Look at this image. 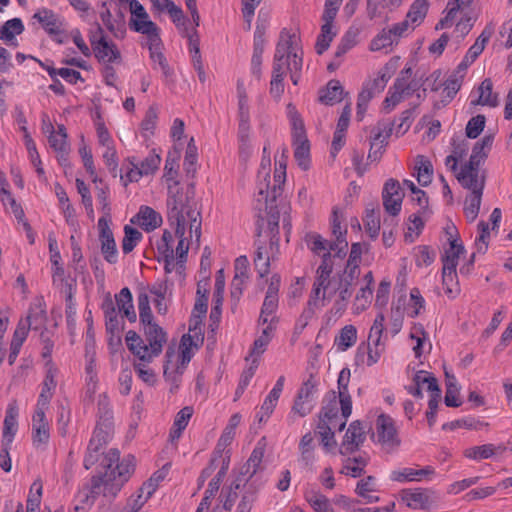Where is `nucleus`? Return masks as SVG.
<instances>
[{"mask_svg":"<svg viewBox=\"0 0 512 512\" xmlns=\"http://www.w3.org/2000/svg\"><path fill=\"white\" fill-rule=\"evenodd\" d=\"M120 460V452L117 449H110L103 456L101 466L104 473H99L91 478L90 492L87 499L92 502L100 495L114 498L123 485L129 480L135 470V457L127 455Z\"/></svg>","mask_w":512,"mask_h":512,"instance_id":"f257e3e1","label":"nucleus"},{"mask_svg":"<svg viewBox=\"0 0 512 512\" xmlns=\"http://www.w3.org/2000/svg\"><path fill=\"white\" fill-rule=\"evenodd\" d=\"M186 214L189 220L190 237H195V242L200 245L201 238V213L197 208L193 186L186 189L180 188L177 183L169 186L167 198V219L169 224L179 225Z\"/></svg>","mask_w":512,"mask_h":512,"instance_id":"f03ea898","label":"nucleus"},{"mask_svg":"<svg viewBox=\"0 0 512 512\" xmlns=\"http://www.w3.org/2000/svg\"><path fill=\"white\" fill-rule=\"evenodd\" d=\"M47 320L44 299L37 297L31 302L27 315L21 317L18 321L10 342V351L19 352L28 337L29 331L45 328Z\"/></svg>","mask_w":512,"mask_h":512,"instance_id":"7ed1b4c3","label":"nucleus"},{"mask_svg":"<svg viewBox=\"0 0 512 512\" xmlns=\"http://www.w3.org/2000/svg\"><path fill=\"white\" fill-rule=\"evenodd\" d=\"M208 290L204 289L202 296L196 297L192 315L190 318L188 333L184 334L179 344L178 352H191L198 350L204 342L202 331V318L205 317L208 307Z\"/></svg>","mask_w":512,"mask_h":512,"instance_id":"20e7f679","label":"nucleus"},{"mask_svg":"<svg viewBox=\"0 0 512 512\" xmlns=\"http://www.w3.org/2000/svg\"><path fill=\"white\" fill-rule=\"evenodd\" d=\"M95 57L104 64L121 63V53L117 46L106 39L102 27L97 24L96 32L90 35Z\"/></svg>","mask_w":512,"mask_h":512,"instance_id":"39448f33","label":"nucleus"},{"mask_svg":"<svg viewBox=\"0 0 512 512\" xmlns=\"http://www.w3.org/2000/svg\"><path fill=\"white\" fill-rule=\"evenodd\" d=\"M359 276L360 269H355V266L352 268L345 266L343 272L338 274L337 280L334 281L330 295L338 294L340 301L345 306L353 294V289L358 282Z\"/></svg>","mask_w":512,"mask_h":512,"instance_id":"423d86ee","label":"nucleus"},{"mask_svg":"<svg viewBox=\"0 0 512 512\" xmlns=\"http://www.w3.org/2000/svg\"><path fill=\"white\" fill-rule=\"evenodd\" d=\"M293 38H295V34L285 33L284 31L281 32L280 39L276 45L274 54L271 81L283 83L284 77L286 75L285 57L287 51H289L290 48H293Z\"/></svg>","mask_w":512,"mask_h":512,"instance_id":"0eeeda50","label":"nucleus"},{"mask_svg":"<svg viewBox=\"0 0 512 512\" xmlns=\"http://www.w3.org/2000/svg\"><path fill=\"white\" fill-rule=\"evenodd\" d=\"M237 97H238V120H239V136L244 144L250 134V110L248 105V95L244 87L243 80L237 81Z\"/></svg>","mask_w":512,"mask_h":512,"instance_id":"6e6552de","label":"nucleus"},{"mask_svg":"<svg viewBox=\"0 0 512 512\" xmlns=\"http://www.w3.org/2000/svg\"><path fill=\"white\" fill-rule=\"evenodd\" d=\"M365 440L366 432L362 423L359 420L353 421L343 437L339 450L340 454L349 455L358 451Z\"/></svg>","mask_w":512,"mask_h":512,"instance_id":"1a4fd4ad","label":"nucleus"},{"mask_svg":"<svg viewBox=\"0 0 512 512\" xmlns=\"http://www.w3.org/2000/svg\"><path fill=\"white\" fill-rule=\"evenodd\" d=\"M376 430L378 436V442L388 449H393L400 444V440L397 435V430L394 425L393 419L386 415L381 414L376 420Z\"/></svg>","mask_w":512,"mask_h":512,"instance_id":"9d476101","label":"nucleus"},{"mask_svg":"<svg viewBox=\"0 0 512 512\" xmlns=\"http://www.w3.org/2000/svg\"><path fill=\"white\" fill-rule=\"evenodd\" d=\"M403 196L400 183L392 178L387 180L382 192L383 205L386 212L396 216L401 210Z\"/></svg>","mask_w":512,"mask_h":512,"instance_id":"9b49d317","label":"nucleus"},{"mask_svg":"<svg viewBox=\"0 0 512 512\" xmlns=\"http://www.w3.org/2000/svg\"><path fill=\"white\" fill-rule=\"evenodd\" d=\"M133 168L128 172L130 181H138L143 175L154 173L161 162V158L154 151L150 152L144 160H139L136 157L131 158Z\"/></svg>","mask_w":512,"mask_h":512,"instance_id":"f8f14e48","label":"nucleus"},{"mask_svg":"<svg viewBox=\"0 0 512 512\" xmlns=\"http://www.w3.org/2000/svg\"><path fill=\"white\" fill-rule=\"evenodd\" d=\"M457 179L464 188L471 192H477L478 190L483 192L484 190L485 175L480 173L479 167L466 163L457 175Z\"/></svg>","mask_w":512,"mask_h":512,"instance_id":"ddd939ff","label":"nucleus"},{"mask_svg":"<svg viewBox=\"0 0 512 512\" xmlns=\"http://www.w3.org/2000/svg\"><path fill=\"white\" fill-rule=\"evenodd\" d=\"M412 76V68L406 67L399 73L393 86L390 88L387 97L384 100L386 107L394 108L404 100V87L409 86Z\"/></svg>","mask_w":512,"mask_h":512,"instance_id":"4468645a","label":"nucleus"},{"mask_svg":"<svg viewBox=\"0 0 512 512\" xmlns=\"http://www.w3.org/2000/svg\"><path fill=\"white\" fill-rule=\"evenodd\" d=\"M174 237L172 233L168 230H164L161 239L157 242V251L159 255H161L164 259L165 266L164 270L166 273H171L174 268L181 271L183 269L179 268V264L174 263V249H173Z\"/></svg>","mask_w":512,"mask_h":512,"instance_id":"2eb2a0df","label":"nucleus"},{"mask_svg":"<svg viewBox=\"0 0 512 512\" xmlns=\"http://www.w3.org/2000/svg\"><path fill=\"white\" fill-rule=\"evenodd\" d=\"M332 234L335 240L331 242L330 249L335 252V256L343 259L347 254L348 242L346 240L347 230L342 229L341 220L338 215V210H333L332 219Z\"/></svg>","mask_w":512,"mask_h":512,"instance_id":"dca6fc26","label":"nucleus"},{"mask_svg":"<svg viewBox=\"0 0 512 512\" xmlns=\"http://www.w3.org/2000/svg\"><path fill=\"white\" fill-rule=\"evenodd\" d=\"M331 274V272L317 269L309 305H317L319 300H324L327 292L328 296L331 297L330 291L334 285V281L331 280Z\"/></svg>","mask_w":512,"mask_h":512,"instance_id":"f3484780","label":"nucleus"},{"mask_svg":"<svg viewBox=\"0 0 512 512\" xmlns=\"http://www.w3.org/2000/svg\"><path fill=\"white\" fill-rule=\"evenodd\" d=\"M384 321L385 317L383 313H379L373 325L370 328L368 338H367V348L368 352H380L385 349V340H387V336H383L384 331Z\"/></svg>","mask_w":512,"mask_h":512,"instance_id":"a211bd4d","label":"nucleus"},{"mask_svg":"<svg viewBox=\"0 0 512 512\" xmlns=\"http://www.w3.org/2000/svg\"><path fill=\"white\" fill-rule=\"evenodd\" d=\"M446 232L449 235L450 247L445 251V255L442 258L443 267L453 265V269H456L458 264V258L464 253V246L458 242L457 231L454 225L447 226Z\"/></svg>","mask_w":512,"mask_h":512,"instance_id":"6ab92c4d","label":"nucleus"},{"mask_svg":"<svg viewBox=\"0 0 512 512\" xmlns=\"http://www.w3.org/2000/svg\"><path fill=\"white\" fill-rule=\"evenodd\" d=\"M303 51L297 45L296 37L293 38V48H290L285 57L286 72H290V78L294 85L298 84L300 71L303 65Z\"/></svg>","mask_w":512,"mask_h":512,"instance_id":"aec40b11","label":"nucleus"},{"mask_svg":"<svg viewBox=\"0 0 512 512\" xmlns=\"http://www.w3.org/2000/svg\"><path fill=\"white\" fill-rule=\"evenodd\" d=\"M32 439L35 446L46 445L50 439L49 424L45 412L35 411L32 418Z\"/></svg>","mask_w":512,"mask_h":512,"instance_id":"412c9836","label":"nucleus"},{"mask_svg":"<svg viewBox=\"0 0 512 512\" xmlns=\"http://www.w3.org/2000/svg\"><path fill=\"white\" fill-rule=\"evenodd\" d=\"M100 18L103 21L106 28L118 39L124 38L126 34L125 20L121 12L118 17L112 21V14L107 6V2L101 3Z\"/></svg>","mask_w":512,"mask_h":512,"instance_id":"4be33fe9","label":"nucleus"},{"mask_svg":"<svg viewBox=\"0 0 512 512\" xmlns=\"http://www.w3.org/2000/svg\"><path fill=\"white\" fill-rule=\"evenodd\" d=\"M131 221L149 232L162 224V216L149 206H141L139 212Z\"/></svg>","mask_w":512,"mask_h":512,"instance_id":"5701e85b","label":"nucleus"},{"mask_svg":"<svg viewBox=\"0 0 512 512\" xmlns=\"http://www.w3.org/2000/svg\"><path fill=\"white\" fill-rule=\"evenodd\" d=\"M350 370L343 368L338 377L339 403L343 411V417L348 418L352 413V400L348 391Z\"/></svg>","mask_w":512,"mask_h":512,"instance_id":"b1692460","label":"nucleus"},{"mask_svg":"<svg viewBox=\"0 0 512 512\" xmlns=\"http://www.w3.org/2000/svg\"><path fill=\"white\" fill-rule=\"evenodd\" d=\"M267 178H270V175L268 172L264 173V180L259 182L258 189H259V196L261 198L258 199V201L264 200L266 204V209H269L268 215V224L271 227V230H274V228H278L279 223V213L278 211H274V208L272 205H268L269 202H273V198L271 195V192H269V183L267 182Z\"/></svg>","mask_w":512,"mask_h":512,"instance_id":"393cba45","label":"nucleus"},{"mask_svg":"<svg viewBox=\"0 0 512 512\" xmlns=\"http://www.w3.org/2000/svg\"><path fill=\"white\" fill-rule=\"evenodd\" d=\"M33 18L37 19L50 35H58L63 31L62 21L52 10L43 9L35 13Z\"/></svg>","mask_w":512,"mask_h":512,"instance_id":"a878e982","label":"nucleus"},{"mask_svg":"<svg viewBox=\"0 0 512 512\" xmlns=\"http://www.w3.org/2000/svg\"><path fill=\"white\" fill-rule=\"evenodd\" d=\"M18 407L16 401H12L7 408L4 419L2 442L12 443L17 431Z\"/></svg>","mask_w":512,"mask_h":512,"instance_id":"bb28decb","label":"nucleus"},{"mask_svg":"<svg viewBox=\"0 0 512 512\" xmlns=\"http://www.w3.org/2000/svg\"><path fill=\"white\" fill-rule=\"evenodd\" d=\"M143 329L146 341L148 342V349L150 348L151 350L150 352H161L167 340L163 329L158 324L146 326Z\"/></svg>","mask_w":512,"mask_h":512,"instance_id":"cd10ccee","label":"nucleus"},{"mask_svg":"<svg viewBox=\"0 0 512 512\" xmlns=\"http://www.w3.org/2000/svg\"><path fill=\"white\" fill-rule=\"evenodd\" d=\"M343 87L338 80H330L327 86L320 90L319 101L325 105H334L342 101Z\"/></svg>","mask_w":512,"mask_h":512,"instance_id":"c85d7f7f","label":"nucleus"},{"mask_svg":"<svg viewBox=\"0 0 512 512\" xmlns=\"http://www.w3.org/2000/svg\"><path fill=\"white\" fill-rule=\"evenodd\" d=\"M164 376L169 377L175 373L182 374L186 365L191 361L193 354H166Z\"/></svg>","mask_w":512,"mask_h":512,"instance_id":"c756f323","label":"nucleus"},{"mask_svg":"<svg viewBox=\"0 0 512 512\" xmlns=\"http://www.w3.org/2000/svg\"><path fill=\"white\" fill-rule=\"evenodd\" d=\"M493 140V135H486L478 141L473 147L472 154L467 164L479 167L481 162L487 157V153L491 149Z\"/></svg>","mask_w":512,"mask_h":512,"instance_id":"7c9ffc66","label":"nucleus"},{"mask_svg":"<svg viewBox=\"0 0 512 512\" xmlns=\"http://www.w3.org/2000/svg\"><path fill=\"white\" fill-rule=\"evenodd\" d=\"M369 457L359 455L353 458H347L341 469V473L357 478L365 473V467L368 464Z\"/></svg>","mask_w":512,"mask_h":512,"instance_id":"2f4dec72","label":"nucleus"},{"mask_svg":"<svg viewBox=\"0 0 512 512\" xmlns=\"http://www.w3.org/2000/svg\"><path fill=\"white\" fill-rule=\"evenodd\" d=\"M428 6L427 0H415L412 3L405 18L412 25L411 31L423 22L428 12Z\"/></svg>","mask_w":512,"mask_h":512,"instance_id":"473e14b6","label":"nucleus"},{"mask_svg":"<svg viewBox=\"0 0 512 512\" xmlns=\"http://www.w3.org/2000/svg\"><path fill=\"white\" fill-rule=\"evenodd\" d=\"M113 425L108 423H97L92 438L89 441L90 449L102 451L104 446L108 443Z\"/></svg>","mask_w":512,"mask_h":512,"instance_id":"72a5a7b5","label":"nucleus"},{"mask_svg":"<svg viewBox=\"0 0 512 512\" xmlns=\"http://www.w3.org/2000/svg\"><path fill=\"white\" fill-rule=\"evenodd\" d=\"M506 447L504 445H499L495 447L493 444H484L481 446H474L468 448L464 451V455L467 458L480 460V459H488L492 457L497 452H504Z\"/></svg>","mask_w":512,"mask_h":512,"instance_id":"f704fd0d","label":"nucleus"},{"mask_svg":"<svg viewBox=\"0 0 512 512\" xmlns=\"http://www.w3.org/2000/svg\"><path fill=\"white\" fill-rule=\"evenodd\" d=\"M403 492L405 493L404 499L409 501V507L420 509H428L430 507L431 499L428 490L418 488L414 491L404 490Z\"/></svg>","mask_w":512,"mask_h":512,"instance_id":"c9c22d12","label":"nucleus"},{"mask_svg":"<svg viewBox=\"0 0 512 512\" xmlns=\"http://www.w3.org/2000/svg\"><path fill=\"white\" fill-rule=\"evenodd\" d=\"M294 158L303 170H307L310 166V144L308 139L294 140Z\"/></svg>","mask_w":512,"mask_h":512,"instance_id":"e433bc0d","label":"nucleus"},{"mask_svg":"<svg viewBox=\"0 0 512 512\" xmlns=\"http://www.w3.org/2000/svg\"><path fill=\"white\" fill-rule=\"evenodd\" d=\"M265 453V447L264 445H261L259 442L257 446L253 449L247 463L242 467L241 469V475H249V478L253 477L264 457Z\"/></svg>","mask_w":512,"mask_h":512,"instance_id":"4c0bfd02","label":"nucleus"},{"mask_svg":"<svg viewBox=\"0 0 512 512\" xmlns=\"http://www.w3.org/2000/svg\"><path fill=\"white\" fill-rule=\"evenodd\" d=\"M357 341V330L353 325L344 326L335 337V345L338 350L345 351L352 347Z\"/></svg>","mask_w":512,"mask_h":512,"instance_id":"58836bf2","label":"nucleus"},{"mask_svg":"<svg viewBox=\"0 0 512 512\" xmlns=\"http://www.w3.org/2000/svg\"><path fill=\"white\" fill-rule=\"evenodd\" d=\"M287 114L292 126V137L294 140L306 139V131L300 114L292 104L287 105Z\"/></svg>","mask_w":512,"mask_h":512,"instance_id":"ea45409f","label":"nucleus"},{"mask_svg":"<svg viewBox=\"0 0 512 512\" xmlns=\"http://www.w3.org/2000/svg\"><path fill=\"white\" fill-rule=\"evenodd\" d=\"M483 192H470L464 203V214L469 222H473L479 213Z\"/></svg>","mask_w":512,"mask_h":512,"instance_id":"a19ab883","label":"nucleus"},{"mask_svg":"<svg viewBox=\"0 0 512 512\" xmlns=\"http://www.w3.org/2000/svg\"><path fill=\"white\" fill-rule=\"evenodd\" d=\"M442 283L445 287V293L449 297H455L460 292V288L457 281L456 269H453V265L442 268Z\"/></svg>","mask_w":512,"mask_h":512,"instance_id":"79ce46f5","label":"nucleus"},{"mask_svg":"<svg viewBox=\"0 0 512 512\" xmlns=\"http://www.w3.org/2000/svg\"><path fill=\"white\" fill-rule=\"evenodd\" d=\"M139 362L133 360V366L138 376L146 383L152 384L155 382V375L151 369L146 368V363L152 361L153 357L157 354H139Z\"/></svg>","mask_w":512,"mask_h":512,"instance_id":"37998d69","label":"nucleus"},{"mask_svg":"<svg viewBox=\"0 0 512 512\" xmlns=\"http://www.w3.org/2000/svg\"><path fill=\"white\" fill-rule=\"evenodd\" d=\"M417 181L421 186H427L432 181L433 167L423 155L416 158Z\"/></svg>","mask_w":512,"mask_h":512,"instance_id":"c03bdc74","label":"nucleus"},{"mask_svg":"<svg viewBox=\"0 0 512 512\" xmlns=\"http://www.w3.org/2000/svg\"><path fill=\"white\" fill-rule=\"evenodd\" d=\"M493 83L491 79L486 78L479 86V99L477 104L496 107L498 105V96L493 94Z\"/></svg>","mask_w":512,"mask_h":512,"instance_id":"a18cd8bd","label":"nucleus"},{"mask_svg":"<svg viewBox=\"0 0 512 512\" xmlns=\"http://www.w3.org/2000/svg\"><path fill=\"white\" fill-rule=\"evenodd\" d=\"M305 241L307 243V246L309 249L319 255L322 256L325 254V252H333L330 249L331 242H328L325 240L320 234L318 233H309L305 237Z\"/></svg>","mask_w":512,"mask_h":512,"instance_id":"49530a36","label":"nucleus"},{"mask_svg":"<svg viewBox=\"0 0 512 512\" xmlns=\"http://www.w3.org/2000/svg\"><path fill=\"white\" fill-rule=\"evenodd\" d=\"M305 499L316 512H332L328 498L316 491L305 493Z\"/></svg>","mask_w":512,"mask_h":512,"instance_id":"de8ad7c7","label":"nucleus"},{"mask_svg":"<svg viewBox=\"0 0 512 512\" xmlns=\"http://www.w3.org/2000/svg\"><path fill=\"white\" fill-rule=\"evenodd\" d=\"M278 307V297L274 296H265L261 314H260V322L262 325H265L266 323H275V316L274 313Z\"/></svg>","mask_w":512,"mask_h":512,"instance_id":"09e8293b","label":"nucleus"},{"mask_svg":"<svg viewBox=\"0 0 512 512\" xmlns=\"http://www.w3.org/2000/svg\"><path fill=\"white\" fill-rule=\"evenodd\" d=\"M138 309L140 322L143 325V328L150 325H156L153 321V315L149 305V297L146 293L138 295Z\"/></svg>","mask_w":512,"mask_h":512,"instance_id":"8fccbe9b","label":"nucleus"},{"mask_svg":"<svg viewBox=\"0 0 512 512\" xmlns=\"http://www.w3.org/2000/svg\"><path fill=\"white\" fill-rule=\"evenodd\" d=\"M482 426H488V423H484L473 417H468L445 423L442 425V429L455 430L457 428H466L470 430H479Z\"/></svg>","mask_w":512,"mask_h":512,"instance_id":"3c124183","label":"nucleus"},{"mask_svg":"<svg viewBox=\"0 0 512 512\" xmlns=\"http://www.w3.org/2000/svg\"><path fill=\"white\" fill-rule=\"evenodd\" d=\"M336 32L333 31V25L322 24L321 32L317 38L315 49L318 54L324 53L330 46Z\"/></svg>","mask_w":512,"mask_h":512,"instance_id":"603ef678","label":"nucleus"},{"mask_svg":"<svg viewBox=\"0 0 512 512\" xmlns=\"http://www.w3.org/2000/svg\"><path fill=\"white\" fill-rule=\"evenodd\" d=\"M142 239V233L136 228L126 225L124 228V237L122 240V250L125 254L133 251L137 243Z\"/></svg>","mask_w":512,"mask_h":512,"instance_id":"864d4df0","label":"nucleus"},{"mask_svg":"<svg viewBox=\"0 0 512 512\" xmlns=\"http://www.w3.org/2000/svg\"><path fill=\"white\" fill-rule=\"evenodd\" d=\"M24 30L22 21L19 18H13L5 22L0 31V38L4 41L12 40L15 35L21 34Z\"/></svg>","mask_w":512,"mask_h":512,"instance_id":"5fc2aeb1","label":"nucleus"},{"mask_svg":"<svg viewBox=\"0 0 512 512\" xmlns=\"http://www.w3.org/2000/svg\"><path fill=\"white\" fill-rule=\"evenodd\" d=\"M398 40L392 34L390 29H383L372 41L370 48L373 51H379L391 47Z\"/></svg>","mask_w":512,"mask_h":512,"instance_id":"6e6d98bb","label":"nucleus"},{"mask_svg":"<svg viewBox=\"0 0 512 512\" xmlns=\"http://www.w3.org/2000/svg\"><path fill=\"white\" fill-rule=\"evenodd\" d=\"M491 35L492 31L488 28H485L480 34V36L477 38L475 43L469 48L465 56L474 62L477 59V57L483 52Z\"/></svg>","mask_w":512,"mask_h":512,"instance_id":"4d7b16f0","label":"nucleus"},{"mask_svg":"<svg viewBox=\"0 0 512 512\" xmlns=\"http://www.w3.org/2000/svg\"><path fill=\"white\" fill-rule=\"evenodd\" d=\"M105 326L106 331L109 334L110 345L119 344L121 342V331L123 329L122 317L105 321Z\"/></svg>","mask_w":512,"mask_h":512,"instance_id":"13d9d810","label":"nucleus"},{"mask_svg":"<svg viewBox=\"0 0 512 512\" xmlns=\"http://www.w3.org/2000/svg\"><path fill=\"white\" fill-rule=\"evenodd\" d=\"M284 155H282V158L278 161L279 167L275 170L274 175V185L269 192H271L273 200H276V198L281 194V185L285 181V175H286V160L284 159Z\"/></svg>","mask_w":512,"mask_h":512,"instance_id":"bf43d9fd","label":"nucleus"},{"mask_svg":"<svg viewBox=\"0 0 512 512\" xmlns=\"http://www.w3.org/2000/svg\"><path fill=\"white\" fill-rule=\"evenodd\" d=\"M328 397V402L322 407L321 412L319 413V418L331 421V419H336V416L339 415L338 402L334 391L330 392Z\"/></svg>","mask_w":512,"mask_h":512,"instance_id":"052dcab7","label":"nucleus"},{"mask_svg":"<svg viewBox=\"0 0 512 512\" xmlns=\"http://www.w3.org/2000/svg\"><path fill=\"white\" fill-rule=\"evenodd\" d=\"M97 405H98V422L97 423H102V424L108 423L109 425H113L112 411L110 409V404L108 402V398H107L106 394L99 395V400H98Z\"/></svg>","mask_w":512,"mask_h":512,"instance_id":"680f3d73","label":"nucleus"},{"mask_svg":"<svg viewBox=\"0 0 512 512\" xmlns=\"http://www.w3.org/2000/svg\"><path fill=\"white\" fill-rule=\"evenodd\" d=\"M485 116L484 115H476L472 117L466 126V135L468 138L475 139L477 138L485 127Z\"/></svg>","mask_w":512,"mask_h":512,"instance_id":"e2e57ef3","label":"nucleus"},{"mask_svg":"<svg viewBox=\"0 0 512 512\" xmlns=\"http://www.w3.org/2000/svg\"><path fill=\"white\" fill-rule=\"evenodd\" d=\"M479 236L475 240V246L478 253L484 254L488 248V239L490 236L488 223L481 221L478 223Z\"/></svg>","mask_w":512,"mask_h":512,"instance_id":"0e129e2a","label":"nucleus"},{"mask_svg":"<svg viewBox=\"0 0 512 512\" xmlns=\"http://www.w3.org/2000/svg\"><path fill=\"white\" fill-rule=\"evenodd\" d=\"M316 391L317 383L314 380L313 372H310L309 378L301 385L297 392V396H301V398L305 399L306 401L313 403V397Z\"/></svg>","mask_w":512,"mask_h":512,"instance_id":"69168bd1","label":"nucleus"},{"mask_svg":"<svg viewBox=\"0 0 512 512\" xmlns=\"http://www.w3.org/2000/svg\"><path fill=\"white\" fill-rule=\"evenodd\" d=\"M372 299V287H362L355 297V311L356 313L363 312L370 304Z\"/></svg>","mask_w":512,"mask_h":512,"instance_id":"338daca9","label":"nucleus"},{"mask_svg":"<svg viewBox=\"0 0 512 512\" xmlns=\"http://www.w3.org/2000/svg\"><path fill=\"white\" fill-rule=\"evenodd\" d=\"M257 498V489L255 487L249 486L237 506L236 512H250Z\"/></svg>","mask_w":512,"mask_h":512,"instance_id":"774afa93","label":"nucleus"}]
</instances>
